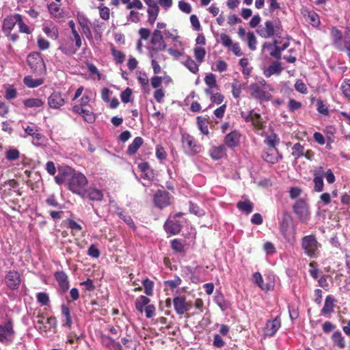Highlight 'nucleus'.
Returning <instances> with one entry per match:
<instances>
[{
  "instance_id": "42",
  "label": "nucleus",
  "mask_w": 350,
  "mask_h": 350,
  "mask_svg": "<svg viewBox=\"0 0 350 350\" xmlns=\"http://www.w3.org/2000/svg\"><path fill=\"white\" fill-rule=\"evenodd\" d=\"M341 90L345 97L350 100V79H345L341 84Z\"/></svg>"
},
{
  "instance_id": "19",
  "label": "nucleus",
  "mask_w": 350,
  "mask_h": 350,
  "mask_svg": "<svg viewBox=\"0 0 350 350\" xmlns=\"http://www.w3.org/2000/svg\"><path fill=\"white\" fill-rule=\"evenodd\" d=\"M164 228L167 234H177L181 231L182 225L176 219H167L164 224Z\"/></svg>"
},
{
  "instance_id": "58",
  "label": "nucleus",
  "mask_w": 350,
  "mask_h": 350,
  "mask_svg": "<svg viewBox=\"0 0 350 350\" xmlns=\"http://www.w3.org/2000/svg\"><path fill=\"white\" fill-rule=\"evenodd\" d=\"M156 157L159 160H164L167 157V153L163 146L157 145L156 146Z\"/></svg>"
},
{
  "instance_id": "45",
  "label": "nucleus",
  "mask_w": 350,
  "mask_h": 350,
  "mask_svg": "<svg viewBox=\"0 0 350 350\" xmlns=\"http://www.w3.org/2000/svg\"><path fill=\"white\" fill-rule=\"evenodd\" d=\"M111 54L117 64H122L124 62L125 59V55L122 51L113 48L111 49Z\"/></svg>"
},
{
  "instance_id": "41",
  "label": "nucleus",
  "mask_w": 350,
  "mask_h": 350,
  "mask_svg": "<svg viewBox=\"0 0 350 350\" xmlns=\"http://www.w3.org/2000/svg\"><path fill=\"white\" fill-rule=\"evenodd\" d=\"M43 319L44 317L39 312H38V314L33 318L34 327L40 334H42L44 330Z\"/></svg>"
},
{
  "instance_id": "3",
  "label": "nucleus",
  "mask_w": 350,
  "mask_h": 350,
  "mask_svg": "<svg viewBox=\"0 0 350 350\" xmlns=\"http://www.w3.org/2000/svg\"><path fill=\"white\" fill-rule=\"evenodd\" d=\"M301 245L304 253L307 256L312 258H316L319 256L321 244L319 243L314 234H309L302 237Z\"/></svg>"
},
{
  "instance_id": "22",
  "label": "nucleus",
  "mask_w": 350,
  "mask_h": 350,
  "mask_svg": "<svg viewBox=\"0 0 350 350\" xmlns=\"http://www.w3.org/2000/svg\"><path fill=\"white\" fill-rule=\"evenodd\" d=\"M283 68L282 67L281 63L277 60L273 62L266 69L264 70L263 74L264 75L269 78L273 75H279Z\"/></svg>"
},
{
  "instance_id": "8",
  "label": "nucleus",
  "mask_w": 350,
  "mask_h": 350,
  "mask_svg": "<svg viewBox=\"0 0 350 350\" xmlns=\"http://www.w3.org/2000/svg\"><path fill=\"white\" fill-rule=\"evenodd\" d=\"M251 96L261 102L269 101L271 99V94L264 90L259 84L251 83L249 87Z\"/></svg>"
},
{
  "instance_id": "39",
  "label": "nucleus",
  "mask_w": 350,
  "mask_h": 350,
  "mask_svg": "<svg viewBox=\"0 0 350 350\" xmlns=\"http://www.w3.org/2000/svg\"><path fill=\"white\" fill-rule=\"evenodd\" d=\"M183 64L192 73L196 74L199 70V66L190 57H187Z\"/></svg>"
},
{
  "instance_id": "47",
  "label": "nucleus",
  "mask_w": 350,
  "mask_h": 350,
  "mask_svg": "<svg viewBox=\"0 0 350 350\" xmlns=\"http://www.w3.org/2000/svg\"><path fill=\"white\" fill-rule=\"evenodd\" d=\"M100 340L102 345L106 348H111L113 343L116 342L111 337L105 334L100 336Z\"/></svg>"
},
{
  "instance_id": "49",
  "label": "nucleus",
  "mask_w": 350,
  "mask_h": 350,
  "mask_svg": "<svg viewBox=\"0 0 350 350\" xmlns=\"http://www.w3.org/2000/svg\"><path fill=\"white\" fill-rule=\"evenodd\" d=\"M206 51L204 48L196 47L194 49V55L197 61L202 63L204 59Z\"/></svg>"
},
{
  "instance_id": "15",
  "label": "nucleus",
  "mask_w": 350,
  "mask_h": 350,
  "mask_svg": "<svg viewBox=\"0 0 350 350\" xmlns=\"http://www.w3.org/2000/svg\"><path fill=\"white\" fill-rule=\"evenodd\" d=\"M18 19H20L19 14H14L5 17L3 21V31L5 33H10L16 24H18Z\"/></svg>"
},
{
  "instance_id": "32",
  "label": "nucleus",
  "mask_w": 350,
  "mask_h": 350,
  "mask_svg": "<svg viewBox=\"0 0 350 350\" xmlns=\"http://www.w3.org/2000/svg\"><path fill=\"white\" fill-rule=\"evenodd\" d=\"M117 214L119 216V217L126 223L127 226H129L134 230L136 229L135 223L133 222V219L129 215L126 213L120 208L118 209Z\"/></svg>"
},
{
  "instance_id": "21",
  "label": "nucleus",
  "mask_w": 350,
  "mask_h": 350,
  "mask_svg": "<svg viewBox=\"0 0 350 350\" xmlns=\"http://www.w3.org/2000/svg\"><path fill=\"white\" fill-rule=\"evenodd\" d=\"M55 278L58 282L59 289L62 293H66L70 287L68 275L64 271H57L55 273Z\"/></svg>"
},
{
  "instance_id": "44",
  "label": "nucleus",
  "mask_w": 350,
  "mask_h": 350,
  "mask_svg": "<svg viewBox=\"0 0 350 350\" xmlns=\"http://www.w3.org/2000/svg\"><path fill=\"white\" fill-rule=\"evenodd\" d=\"M165 36V39H170L172 42H178V45H181L182 43L180 40H178V37L177 36L176 30L170 31L165 30L164 31L163 37Z\"/></svg>"
},
{
  "instance_id": "56",
  "label": "nucleus",
  "mask_w": 350,
  "mask_h": 350,
  "mask_svg": "<svg viewBox=\"0 0 350 350\" xmlns=\"http://www.w3.org/2000/svg\"><path fill=\"white\" fill-rule=\"evenodd\" d=\"M140 15L138 12L131 10L127 16V21L137 23L140 21Z\"/></svg>"
},
{
  "instance_id": "9",
  "label": "nucleus",
  "mask_w": 350,
  "mask_h": 350,
  "mask_svg": "<svg viewBox=\"0 0 350 350\" xmlns=\"http://www.w3.org/2000/svg\"><path fill=\"white\" fill-rule=\"evenodd\" d=\"M27 61L33 72L41 71L44 66L43 59L38 52H33L30 53L27 56Z\"/></svg>"
},
{
  "instance_id": "40",
  "label": "nucleus",
  "mask_w": 350,
  "mask_h": 350,
  "mask_svg": "<svg viewBox=\"0 0 350 350\" xmlns=\"http://www.w3.org/2000/svg\"><path fill=\"white\" fill-rule=\"evenodd\" d=\"M23 104L27 107L33 108L41 107L43 103L41 99L32 98L25 100Z\"/></svg>"
},
{
  "instance_id": "26",
  "label": "nucleus",
  "mask_w": 350,
  "mask_h": 350,
  "mask_svg": "<svg viewBox=\"0 0 350 350\" xmlns=\"http://www.w3.org/2000/svg\"><path fill=\"white\" fill-rule=\"evenodd\" d=\"M61 312L63 317L64 318L63 320V326L70 328L72 325V321L69 307L66 304H62L61 306Z\"/></svg>"
},
{
  "instance_id": "2",
  "label": "nucleus",
  "mask_w": 350,
  "mask_h": 350,
  "mask_svg": "<svg viewBox=\"0 0 350 350\" xmlns=\"http://www.w3.org/2000/svg\"><path fill=\"white\" fill-rule=\"evenodd\" d=\"M258 33L262 38H269L273 36L278 38L282 36L283 28L281 22L278 19L267 21L264 25H260L258 30Z\"/></svg>"
},
{
  "instance_id": "20",
  "label": "nucleus",
  "mask_w": 350,
  "mask_h": 350,
  "mask_svg": "<svg viewBox=\"0 0 350 350\" xmlns=\"http://www.w3.org/2000/svg\"><path fill=\"white\" fill-rule=\"evenodd\" d=\"M72 111L81 116L83 120L88 123H93L96 120L94 113L92 111L81 108V106H73Z\"/></svg>"
},
{
  "instance_id": "59",
  "label": "nucleus",
  "mask_w": 350,
  "mask_h": 350,
  "mask_svg": "<svg viewBox=\"0 0 350 350\" xmlns=\"http://www.w3.org/2000/svg\"><path fill=\"white\" fill-rule=\"evenodd\" d=\"M59 49L66 55H73L77 52V49H75L72 45L62 44Z\"/></svg>"
},
{
  "instance_id": "7",
  "label": "nucleus",
  "mask_w": 350,
  "mask_h": 350,
  "mask_svg": "<svg viewBox=\"0 0 350 350\" xmlns=\"http://www.w3.org/2000/svg\"><path fill=\"white\" fill-rule=\"evenodd\" d=\"M15 338L14 322L8 318L0 324V342L4 345L11 344Z\"/></svg>"
},
{
  "instance_id": "14",
  "label": "nucleus",
  "mask_w": 350,
  "mask_h": 350,
  "mask_svg": "<svg viewBox=\"0 0 350 350\" xmlns=\"http://www.w3.org/2000/svg\"><path fill=\"white\" fill-rule=\"evenodd\" d=\"M151 47L155 48L156 50H165L166 49V44L164 41V37L162 32L159 29H155L151 38Z\"/></svg>"
},
{
  "instance_id": "63",
  "label": "nucleus",
  "mask_w": 350,
  "mask_h": 350,
  "mask_svg": "<svg viewBox=\"0 0 350 350\" xmlns=\"http://www.w3.org/2000/svg\"><path fill=\"white\" fill-rule=\"evenodd\" d=\"M132 94V91L130 88H126L125 90H124L120 95V98L122 101L124 103H127L131 100V96Z\"/></svg>"
},
{
  "instance_id": "52",
  "label": "nucleus",
  "mask_w": 350,
  "mask_h": 350,
  "mask_svg": "<svg viewBox=\"0 0 350 350\" xmlns=\"http://www.w3.org/2000/svg\"><path fill=\"white\" fill-rule=\"evenodd\" d=\"M314 191L316 192H321L323 190L324 183L323 178L320 177H314Z\"/></svg>"
},
{
  "instance_id": "23",
  "label": "nucleus",
  "mask_w": 350,
  "mask_h": 350,
  "mask_svg": "<svg viewBox=\"0 0 350 350\" xmlns=\"http://www.w3.org/2000/svg\"><path fill=\"white\" fill-rule=\"evenodd\" d=\"M240 135L237 131L227 134L224 138L225 144L229 148H234L239 145Z\"/></svg>"
},
{
  "instance_id": "53",
  "label": "nucleus",
  "mask_w": 350,
  "mask_h": 350,
  "mask_svg": "<svg viewBox=\"0 0 350 350\" xmlns=\"http://www.w3.org/2000/svg\"><path fill=\"white\" fill-rule=\"evenodd\" d=\"M215 302L222 311H225L228 308V303L223 295L216 297Z\"/></svg>"
},
{
  "instance_id": "16",
  "label": "nucleus",
  "mask_w": 350,
  "mask_h": 350,
  "mask_svg": "<svg viewBox=\"0 0 350 350\" xmlns=\"http://www.w3.org/2000/svg\"><path fill=\"white\" fill-rule=\"evenodd\" d=\"M64 103L65 98L57 92H53L48 98V104L53 109H59Z\"/></svg>"
},
{
  "instance_id": "33",
  "label": "nucleus",
  "mask_w": 350,
  "mask_h": 350,
  "mask_svg": "<svg viewBox=\"0 0 350 350\" xmlns=\"http://www.w3.org/2000/svg\"><path fill=\"white\" fill-rule=\"evenodd\" d=\"M23 83L25 85L30 88L38 87L43 83L42 79H34L31 76H26L23 79Z\"/></svg>"
},
{
  "instance_id": "50",
  "label": "nucleus",
  "mask_w": 350,
  "mask_h": 350,
  "mask_svg": "<svg viewBox=\"0 0 350 350\" xmlns=\"http://www.w3.org/2000/svg\"><path fill=\"white\" fill-rule=\"evenodd\" d=\"M247 45L252 51H254L256 49V38L253 32L247 33Z\"/></svg>"
},
{
  "instance_id": "4",
  "label": "nucleus",
  "mask_w": 350,
  "mask_h": 350,
  "mask_svg": "<svg viewBox=\"0 0 350 350\" xmlns=\"http://www.w3.org/2000/svg\"><path fill=\"white\" fill-rule=\"evenodd\" d=\"M293 211L299 221L303 224H308L311 218L309 204L304 198H297L293 206Z\"/></svg>"
},
{
  "instance_id": "60",
  "label": "nucleus",
  "mask_w": 350,
  "mask_h": 350,
  "mask_svg": "<svg viewBox=\"0 0 350 350\" xmlns=\"http://www.w3.org/2000/svg\"><path fill=\"white\" fill-rule=\"evenodd\" d=\"M181 279L178 276H175L173 280L165 282V284L171 289H173L181 284Z\"/></svg>"
},
{
  "instance_id": "31",
  "label": "nucleus",
  "mask_w": 350,
  "mask_h": 350,
  "mask_svg": "<svg viewBox=\"0 0 350 350\" xmlns=\"http://www.w3.org/2000/svg\"><path fill=\"white\" fill-rule=\"evenodd\" d=\"M332 340L334 345L339 349H342L345 347V338L340 331H336L333 333Z\"/></svg>"
},
{
  "instance_id": "24",
  "label": "nucleus",
  "mask_w": 350,
  "mask_h": 350,
  "mask_svg": "<svg viewBox=\"0 0 350 350\" xmlns=\"http://www.w3.org/2000/svg\"><path fill=\"white\" fill-rule=\"evenodd\" d=\"M335 302H336V299L333 295H327L325 297L324 306L321 310V314L322 315H326L327 314H331V313L334 312Z\"/></svg>"
},
{
  "instance_id": "37",
  "label": "nucleus",
  "mask_w": 350,
  "mask_h": 350,
  "mask_svg": "<svg viewBox=\"0 0 350 350\" xmlns=\"http://www.w3.org/2000/svg\"><path fill=\"white\" fill-rule=\"evenodd\" d=\"M144 292L146 295L152 296L153 294L154 282L148 278L142 280Z\"/></svg>"
},
{
  "instance_id": "1",
  "label": "nucleus",
  "mask_w": 350,
  "mask_h": 350,
  "mask_svg": "<svg viewBox=\"0 0 350 350\" xmlns=\"http://www.w3.org/2000/svg\"><path fill=\"white\" fill-rule=\"evenodd\" d=\"M55 181L60 185L66 183L68 189L72 193L83 196L88 185V179L81 172H77L69 166H63L58 169V174Z\"/></svg>"
},
{
  "instance_id": "36",
  "label": "nucleus",
  "mask_w": 350,
  "mask_h": 350,
  "mask_svg": "<svg viewBox=\"0 0 350 350\" xmlns=\"http://www.w3.org/2000/svg\"><path fill=\"white\" fill-rule=\"evenodd\" d=\"M189 212L199 217L205 215V211L191 201L189 202Z\"/></svg>"
},
{
  "instance_id": "43",
  "label": "nucleus",
  "mask_w": 350,
  "mask_h": 350,
  "mask_svg": "<svg viewBox=\"0 0 350 350\" xmlns=\"http://www.w3.org/2000/svg\"><path fill=\"white\" fill-rule=\"evenodd\" d=\"M171 247L176 252L182 253L185 250V245L179 239H174L171 242Z\"/></svg>"
},
{
  "instance_id": "51",
  "label": "nucleus",
  "mask_w": 350,
  "mask_h": 350,
  "mask_svg": "<svg viewBox=\"0 0 350 350\" xmlns=\"http://www.w3.org/2000/svg\"><path fill=\"white\" fill-rule=\"evenodd\" d=\"M295 89L299 93L306 94L308 93V89L306 84L301 79H297L295 83Z\"/></svg>"
},
{
  "instance_id": "25",
  "label": "nucleus",
  "mask_w": 350,
  "mask_h": 350,
  "mask_svg": "<svg viewBox=\"0 0 350 350\" xmlns=\"http://www.w3.org/2000/svg\"><path fill=\"white\" fill-rule=\"evenodd\" d=\"M209 154L213 160H219L226 154V147L224 145L213 146L210 149Z\"/></svg>"
},
{
  "instance_id": "61",
  "label": "nucleus",
  "mask_w": 350,
  "mask_h": 350,
  "mask_svg": "<svg viewBox=\"0 0 350 350\" xmlns=\"http://www.w3.org/2000/svg\"><path fill=\"white\" fill-rule=\"evenodd\" d=\"M213 345L216 348H221L225 345V341L219 334H215L213 337Z\"/></svg>"
},
{
  "instance_id": "10",
  "label": "nucleus",
  "mask_w": 350,
  "mask_h": 350,
  "mask_svg": "<svg viewBox=\"0 0 350 350\" xmlns=\"http://www.w3.org/2000/svg\"><path fill=\"white\" fill-rule=\"evenodd\" d=\"M274 42L276 44L277 49L274 53H271V57L280 60L282 58V52L286 49L290 45L289 38L288 37H282L274 38Z\"/></svg>"
},
{
  "instance_id": "48",
  "label": "nucleus",
  "mask_w": 350,
  "mask_h": 350,
  "mask_svg": "<svg viewBox=\"0 0 350 350\" xmlns=\"http://www.w3.org/2000/svg\"><path fill=\"white\" fill-rule=\"evenodd\" d=\"M45 34L47 36L55 40L58 37V31L55 26L51 25L50 27H45Z\"/></svg>"
},
{
  "instance_id": "35",
  "label": "nucleus",
  "mask_w": 350,
  "mask_h": 350,
  "mask_svg": "<svg viewBox=\"0 0 350 350\" xmlns=\"http://www.w3.org/2000/svg\"><path fill=\"white\" fill-rule=\"evenodd\" d=\"M237 208L245 212L247 214H250L253 211V204L249 200L240 201L237 203Z\"/></svg>"
},
{
  "instance_id": "5",
  "label": "nucleus",
  "mask_w": 350,
  "mask_h": 350,
  "mask_svg": "<svg viewBox=\"0 0 350 350\" xmlns=\"http://www.w3.org/2000/svg\"><path fill=\"white\" fill-rule=\"evenodd\" d=\"M280 229L288 243H293L295 242L296 228L290 215L286 214L283 216L280 223Z\"/></svg>"
},
{
  "instance_id": "54",
  "label": "nucleus",
  "mask_w": 350,
  "mask_h": 350,
  "mask_svg": "<svg viewBox=\"0 0 350 350\" xmlns=\"http://www.w3.org/2000/svg\"><path fill=\"white\" fill-rule=\"evenodd\" d=\"M241 85L237 81L232 84V94L234 98H239L241 94Z\"/></svg>"
},
{
  "instance_id": "62",
  "label": "nucleus",
  "mask_w": 350,
  "mask_h": 350,
  "mask_svg": "<svg viewBox=\"0 0 350 350\" xmlns=\"http://www.w3.org/2000/svg\"><path fill=\"white\" fill-rule=\"evenodd\" d=\"M317 111L319 113L327 116L329 114V110L327 107L323 103L322 100H317Z\"/></svg>"
},
{
  "instance_id": "30",
  "label": "nucleus",
  "mask_w": 350,
  "mask_h": 350,
  "mask_svg": "<svg viewBox=\"0 0 350 350\" xmlns=\"http://www.w3.org/2000/svg\"><path fill=\"white\" fill-rule=\"evenodd\" d=\"M150 300L148 297L144 295H140L139 296L136 300H135V308L136 310L142 313L144 312V307L148 305Z\"/></svg>"
},
{
  "instance_id": "55",
  "label": "nucleus",
  "mask_w": 350,
  "mask_h": 350,
  "mask_svg": "<svg viewBox=\"0 0 350 350\" xmlns=\"http://www.w3.org/2000/svg\"><path fill=\"white\" fill-rule=\"evenodd\" d=\"M248 59L247 58H241L239 60V65L243 68V73L245 75H250L252 72V68H248Z\"/></svg>"
},
{
  "instance_id": "28",
  "label": "nucleus",
  "mask_w": 350,
  "mask_h": 350,
  "mask_svg": "<svg viewBox=\"0 0 350 350\" xmlns=\"http://www.w3.org/2000/svg\"><path fill=\"white\" fill-rule=\"evenodd\" d=\"M291 154L295 157V159H298L302 157H305L307 159H310L308 154H305V148L300 143L297 142L292 147Z\"/></svg>"
},
{
  "instance_id": "57",
  "label": "nucleus",
  "mask_w": 350,
  "mask_h": 350,
  "mask_svg": "<svg viewBox=\"0 0 350 350\" xmlns=\"http://www.w3.org/2000/svg\"><path fill=\"white\" fill-rule=\"evenodd\" d=\"M204 81L210 88H213L217 85L215 76L211 73L205 77Z\"/></svg>"
},
{
  "instance_id": "6",
  "label": "nucleus",
  "mask_w": 350,
  "mask_h": 350,
  "mask_svg": "<svg viewBox=\"0 0 350 350\" xmlns=\"http://www.w3.org/2000/svg\"><path fill=\"white\" fill-rule=\"evenodd\" d=\"M181 142L185 153L189 156H193L202 150V146L187 133H182Z\"/></svg>"
},
{
  "instance_id": "46",
  "label": "nucleus",
  "mask_w": 350,
  "mask_h": 350,
  "mask_svg": "<svg viewBox=\"0 0 350 350\" xmlns=\"http://www.w3.org/2000/svg\"><path fill=\"white\" fill-rule=\"evenodd\" d=\"M48 10L50 14L55 17H59L62 15L59 5L57 3H50L48 5Z\"/></svg>"
},
{
  "instance_id": "12",
  "label": "nucleus",
  "mask_w": 350,
  "mask_h": 350,
  "mask_svg": "<svg viewBox=\"0 0 350 350\" xmlns=\"http://www.w3.org/2000/svg\"><path fill=\"white\" fill-rule=\"evenodd\" d=\"M5 283L11 290L17 289L21 284L20 274L16 271H9L5 276Z\"/></svg>"
},
{
  "instance_id": "13",
  "label": "nucleus",
  "mask_w": 350,
  "mask_h": 350,
  "mask_svg": "<svg viewBox=\"0 0 350 350\" xmlns=\"http://www.w3.org/2000/svg\"><path fill=\"white\" fill-rule=\"evenodd\" d=\"M155 206L159 208H163L170 204V194L164 190H158L153 198Z\"/></svg>"
},
{
  "instance_id": "11",
  "label": "nucleus",
  "mask_w": 350,
  "mask_h": 350,
  "mask_svg": "<svg viewBox=\"0 0 350 350\" xmlns=\"http://www.w3.org/2000/svg\"><path fill=\"white\" fill-rule=\"evenodd\" d=\"M281 327V319L280 317H276L273 319L268 320L263 328L265 336L272 337L278 331Z\"/></svg>"
},
{
  "instance_id": "27",
  "label": "nucleus",
  "mask_w": 350,
  "mask_h": 350,
  "mask_svg": "<svg viewBox=\"0 0 350 350\" xmlns=\"http://www.w3.org/2000/svg\"><path fill=\"white\" fill-rule=\"evenodd\" d=\"M85 194L92 201L100 202L103 198V191L96 188H90L88 191L85 190Z\"/></svg>"
},
{
  "instance_id": "18",
  "label": "nucleus",
  "mask_w": 350,
  "mask_h": 350,
  "mask_svg": "<svg viewBox=\"0 0 350 350\" xmlns=\"http://www.w3.org/2000/svg\"><path fill=\"white\" fill-rule=\"evenodd\" d=\"M173 304L174 310L179 315H182L189 310V307L186 303V299L184 297H175L173 299Z\"/></svg>"
},
{
  "instance_id": "38",
  "label": "nucleus",
  "mask_w": 350,
  "mask_h": 350,
  "mask_svg": "<svg viewBox=\"0 0 350 350\" xmlns=\"http://www.w3.org/2000/svg\"><path fill=\"white\" fill-rule=\"evenodd\" d=\"M198 126L200 131L204 135L208 134V121L206 118L198 117L197 118Z\"/></svg>"
},
{
  "instance_id": "34",
  "label": "nucleus",
  "mask_w": 350,
  "mask_h": 350,
  "mask_svg": "<svg viewBox=\"0 0 350 350\" xmlns=\"http://www.w3.org/2000/svg\"><path fill=\"white\" fill-rule=\"evenodd\" d=\"M307 20L310 23V24L314 27H317L320 25V18L317 13H316L313 10H310L308 12L307 15L306 16Z\"/></svg>"
},
{
  "instance_id": "17",
  "label": "nucleus",
  "mask_w": 350,
  "mask_h": 350,
  "mask_svg": "<svg viewBox=\"0 0 350 350\" xmlns=\"http://www.w3.org/2000/svg\"><path fill=\"white\" fill-rule=\"evenodd\" d=\"M262 159L267 163L274 164L276 163L279 159H282V157L279 154L278 150L274 148H268L264 151L262 154Z\"/></svg>"
},
{
  "instance_id": "29",
  "label": "nucleus",
  "mask_w": 350,
  "mask_h": 350,
  "mask_svg": "<svg viewBox=\"0 0 350 350\" xmlns=\"http://www.w3.org/2000/svg\"><path fill=\"white\" fill-rule=\"evenodd\" d=\"M144 139L141 137H136L132 143L128 146L127 154L129 155L135 154L140 146L143 144Z\"/></svg>"
},
{
  "instance_id": "64",
  "label": "nucleus",
  "mask_w": 350,
  "mask_h": 350,
  "mask_svg": "<svg viewBox=\"0 0 350 350\" xmlns=\"http://www.w3.org/2000/svg\"><path fill=\"white\" fill-rule=\"evenodd\" d=\"M88 254L92 258H98L100 253L99 250L94 245H91L88 248Z\"/></svg>"
}]
</instances>
